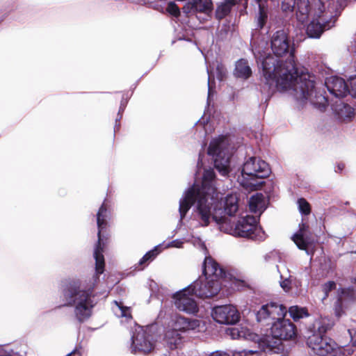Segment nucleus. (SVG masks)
Masks as SVG:
<instances>
[{"instance_id": "nucleus-10", "label": "nucleus", "mask_w": 356, "mask_h": 356, "mask_svg": "<svg viewBox=\"0 0 356 356\" xmlns=\"http://www.w3.org/2000/svg\"><path fill=\"white\" fill-rule=\"evenodd\" d=\"M106 212L107 210L105 204L104 203L99 208L97 214V222L98 226V242L95 248L94 257L95 259V268L97 274H102L104 271V259L102 254L103 248L102 247L101 244V233L106 226Z\"/></svg>"}, {"instance_id": "nucleus-16", "label": "nucleus", "mask_w": 356, "mask_h": 356, "mask_svg": "<svg viewBox=\"0 0 356 356\" xmlns=\"http://www.w3.org/2000/svg\"><path fill=\"white\" fill-rule=\"evenodd\" d=\"M292 240L299 249L305 250L307 254L309 246L314 243L309 227L306 223H302L299 225V229L293 235Z\"/></svg>"}, {"instance_id": "nucleus-7", "label": "nucleus", "mask_w": 356, "mask_h": 356, "mask_svg": "<svg viewBox=\"0 0 356 356\" xmlns=\"http://www.w3.org/2000/svg\"><path fill=\"white\" fill-rule=\"evenodd\" d=\"M65 305H74L77 318L82 321L90 317L94 302L91 291H86L76 284L70 285L64 292Z\"/></svg>"}, {"instance_id": "nucleus-47", "label": "nucleus", "mask_w": 356, "mask_h": 356, "mask_svg": "<svg viewBox=\"0 0 356 356\" xmlns=\"http://www.w3.org/2000/svg\"><path fill=\"white\" fill-rule=\"evenodd\" d=\"M343 168V165L341 164L338 165V169L339 170L341 171Z\"/></svg>"}, {"instance_id": "nucleus-18", "label": "nucleus", "mask_w": 356, "mask_h": 356, "mask_svg": "<svg viewBox=\"0 0 356 356\" xmlns=\"http://www.w3.org/2000/svg\"><path fill=\"white\" fill-rule=\"evenodd\" d=\"M325 85L330 92L337 97H343L349 91L347 83L341 77L330 76L326 79Z\"/></svg>"}, {"instance_id": "nucleus-1", "label": "nucleus", "mask_w": 356, "mask_h": 356, "mask_svg": "<svg viewBox=\"0 0 356 356\" xmlns=\"http://www.w3.org/2000/svg\"><path fill=\"white\" fill-rule=\"evenodd\" d=\"M270 47L277 57H288L284 63L271 55L265 58L262 61V73L266 83L289 92L300 106L309 102L320 109L325 108L327 101L317 90L315 77L309 73L298 72L293 58L294 49L286 31H276L271 38Z\"/></svg>"}, {"instance_id": "nucleus-36", "label": "nucleus", "mask_w": 356, "mask_h": 356, "mask_svg": "<svg viewBox=\"0 0 356 356\" xmlns=\"http://www.w3.org/2000/svg\"><path fill=\"white\" fill-rule=\"evenodd\" d=\"M350 89L348 92L351 93L353 96L356 97V76L350 79Z\"/></svg>"}, {"instance_id": "nucleus-32", "label": "nucleus", "mask_w": 356, "mask_h": 356, "mask_svg": "<svg viewBox=\"0 0 356 356\" xmlns=\"http://www.w3.org/2000/svg\"><path fill=\"white\" fill-rule=\"evenodd\" d=\"M299 211L301 213L308 215L310 213L311 208L308 202L304 198H300L298 200Z\"/></svg>"}, {"instance_id": "nucleus-3", "label": "nucleus", "mask_w": 356, "mask_h": 356, "mask_svg": "<svg viewBox=\"0 0 356 356\" xmlns=\"http://www.w3.org/2000/svg\"><path fill=\"white\" fill-rule=\"evenodd\" d=\"M335 8L325 7L323 0H298L297 3L296 18L304 24L311 20L307 27V33L309 38H318L322 33L332 26L333 14Z\"/></svg>"}, {"instance_id": "nucleus-37", "label": "nucleus", "mask_w": 356, "mask_h": 356, "mask_svg": "<svg viewBox=\"0 0 356 356\" xmlns=\"http://www.w3.org/2000/svg\"><path fill=\"white\" fill-rule=\"evenodd\" d=\"M280 286L286 292L291 289V281L289 279H285L280 282Z\"/></svg>"}, {"instance_id": "nucleus-25", "label": "nucleus", "mask_w": 356, "mask_h": 356, "mask_svg": "<svg viewBox=\"0 0 356 356\" xmlns=\"http://www.w3.org/2000/svg\"><path fill=\"white\" fill-rule=\"evenodd\" d=\"M334 111L338 115L339 118L344 121H349L354 116V110L348 104L340 102L337 104Z\"/></svg>"}, {"instance_id": "nucleus-41", "label": "nucleus", "mask_w": 356, "mask_h": 356, "mask_svg": "<svg viewBox=\"0 0 356 356\" xmlns=\"http://www.w3.org/2000/svg\"><path fill=\"white\" fill-rule=\"evenodd\" d=\"M210 356H229L228 354L221 351H216L212 353Z\"/></svg>"}, {"instance_id": "nucleus-8", "label": "nucleus", "mask_w": 356, "mask_h": 356, "mask_svg": "<svg viewBox=\"0 0 356 356\" xmlns=\"http://www.w3.org/2000/svg\"><path fill=\"white\" fill-rule=\"evenodd\" d=\"M208 154L214 157V165L223 176L229 172V142L227 137L220 136L211 141Z\"/></svg>"}, {"instance_id": "nucleus-2", "label": "nucleus", "mask_w": 356, "mask_h": 356, "mask_svg": "<svg viewBox=\"0 0 356 356\" xmlns=\"http://www.w3.org/2000/svg\"><path fill=\"white\" fill-rule=\"evenodd\" d=\"M197 221L203 227L208 226L213 221L220 231L235 236L259 241L265 238L264 232L257 225V221L254 216H241L236 223L232 224L229 218L223 216L222 207L216 201H211L210 204L207 202H200L197 207Z\"/></svg>"}, {"instance_id": "nucleus-43", "label": "nucleus", "mask_w": 356, "mask_h": 356, "mask_svg": "<svg viewBox=\"0 0 356 356\" xmlns=\"http://www.w3.org/2000/svg\"><path fill=\"white\" fill-rule=\"evenodd\" d=\"M67 356H81V354L79 351L75 350L70 353V354H68Z\"/></svg>"}, {"instance_id": "nucleus-48", "label": "nucleus", "mask_w": 356, "mask_h": 356, "mask_svg": "<svg viewBox=\"0 0 356 356\" xmlns=\"http://www.w3.org/2000/svg\"><path fill=\"white\" fill-rule=\"evenodd\" d=\"M355 339H353V344L356 346V335L355 336Z\"/></svg>"}, {"instance_id": "nucleus-29", "label": "nucleus", "mask_w": 356, "mask_h": 356, "mask_svg": "<svg viewBox=\"0 0 356 356\" xmlns=\"http://www.w3.org/2000/svg\"><path fill=\"white\" fill-rule=\"evenodd\" d=\"M204 327V325L202 324L201 321L197 319H187L186 323V331L188 330H197L200 331L201 328Z\"/></svg>"}, {"instance_id": "nucleus-5", "label": "nucleus", "mask_w": 356, "mask_h": 356, "mask_svg": "<svg viewBox=\"0 0 356 356\" xmlns=\"http://www.w3.org/2000/svg\"><path fill=\"white\" fill-rule=\"evenodd\" d=\"M324 321L325 319H322L315 323L314 326L318 325L319 333H314L308 337L307 341L308 346L312 350L314 354L318 355H350L353 352L351 348L338 347L337 343L332 339L322 334V333L325 332L331 327L330 323L320 326V324L322 323H324Z\"/></svg>"}, {"instance_id": "nucleus-12", "label": "nucleus", "mask_w": 356, "mask_h": 356, "mask_svg": "<svg viewBox=\"0 0 356 356\" xmlns=\"http://www.w3.org/2000/svg\"><path fill=\"white\" fill-rule=\"evenodd\" d=\"M192 286V291L200 298H210L216 295L220 289V283L214 279L200 277Z\"/></svg>"}, {"instance_id": "nucleus-20", "label": "nucleus", "mask_w": 356, "mask_h": 356, "mask_svg": "<svg viewBox=\"0 0 356 356\" xmlns=\"http://www.w3.org/2000/svg\"><path fill=\"white\" fill-rule=\"evenodd\" d=\"M213 3L211 0H193L188 2L183 7V11L187 15L202 13L207 15L212 12Z\"/></svg>"}, {"instance_id": "nucleus-42", "label": "nucleus", "mask_w": 356, "mask_h": 356, "mask_svg": "<svg viewBox=\"0 0 356 356\" xmlns=\"http://www.w3.org/2000/svg\"><path fill=\"white\" fill-rule=\"evenodd\" d=\"M218 70H219L220 71V74H219V76H218V78L219 79H222V77H223V75H224V74H225L224 68H223L222 66H220H220H218Z\"/></svg>"}, {"instance_id": "nucleus-4", "label": "nucleus", "mask_w": 356, "mask_h": 356, "mask_svg": "<svg viewBox=\"0 0 356 356\" xmlns=\"http://www.w3.org/2000/svg\"><path fill=\"white\" fill-rule=\"evenodd\" d=\"M215 177L213 170H206L204 172L202 188L193 185L191 188L186 191L183 197L179 200V211L181 220L185 216L191 206L197 202L195 217L197 220V207L200 202H204L210 204L211 202H218L219 193L212 184V180Z\"/></svg>"}, {"instance_id": "nucleus-38", "label": "nucleus", "mask_w": 356, "mask_h": 356, "mask_svg": "<svg viewBox=\"0 0 356 356\" xmlns=\"http://www.w3.org/2000/svg\"><path fill=\"white\" fill-rule=\"evenodd\" d=\"M338 302H339V305H337L335 307V314L338 317H340L343 313V312L342 311V309H341V305H342L341 299H339L338 300Z\"/></svg>"}, {"instance_id": "nucleus-9", "label": "nucleus", "mask_w": 356, "mask_h": 356, "mask_svg": "<svg viewBox=\"0 0 356 356\" xmlns=\"http://www.w3.org/2000/svg\"><path fill=\"white\" fill-rule=\"evenodd\" d=\"M175 307L181 312L189 314H194L198 312V305L195 300V293L192 291V286L175 293L173 295Z\"/></svg>"}, {"instance_id": "nucleus-44", "label": "nucleus", "mask_w": 356, "mask_h": 356, "mask_svg": "<svg viewBox=\"0 0 356 356\" xmlns=\"http://www.w3.org/2000/svg\"><path fill=\"white\" fill-rule=\"evenodd\" d=\"M0 356H11L9 353L3 352L1 348H0Z\"/></svg>"}, {"instance_id": "nucleus-34", "label": "nucleus", "mask_w": 356, "mask_h": 356, "mask_svg": "<svg viewBox=\"0 0 356 356\" xmlns=\"http://www.w3.org/2000/svg\"><path fill=\"white\" fill-rule=\"evenodd\" d=\"M335 287L336 284L333 281H329L325 283L322 286L323 291L325 293L323 299L326 298L328 296L329 292L335 289Z\"/></svg>"}, {"instance_id": "nucleus-33", "label": "nucleus", "mask_w": 356, "mask_h": 356, "mask_svg": "<svg viewBox=\"0 0 356 356\" xmlns=\"http://www.w3.org/2000/svg\"><path fill=\"white\" fill-rule=\"evenodd\" d=\"M166 11L174 17H178L180 14L179 8L175 2L170 1L168 3Z\"/></svg>"}, {"instance_id": "nucleus-39", "label": "nucleus", "mask_w": 356, "mask_h": 356, "mask_svg": "<svg viewBox=\"0 0 356 356\" xmlns=\"http://www.w3.org/2000/svg\"><path fill=\"white\" fill-rule=\"evenodd\" d=\"M241 356H259V354L257 352L243 350L240 353Z\"/></svg>"}, {"instance_id": "nucleus-13", "label": "nucleus", "mask_w": 356, "mask_h": 356, "mask_svg": "<svg viewBox=\"0 0 356 356\" xmlns=\"http://www.w3.org/2000/svg\"><path fill=\"white\" fill-rule=\"evenodd\" d=\"M211 316L214 321L220 324H235L240 319L238 311L231 305L215 307Z\"/></svg>"}, {"instance_id": "nucleus-24", "label": "nucleus", "mask_w": 356, "mask_h": 356, "mask_svg": "<svg viewBox=\"0 0 356 356\" xmlns=\"http://www.w3.org/2000/svg\"><path fill=\"white\" fill-rule=\"evenodd\" d=\"M227 334L229 335L233 339H254V335L250 332V331L245 327H235L229 328L227 330Z\"/></svg>"}, {"instance_id": "nucleus-19", "label": "nucleus", "mask_w": 356, "mask_h": 356, "mask_svg": "<svg viewBox=\"0 0 356 356\" xmlns=\"http://www.w3.org/2000/svg\"><path fill=\"white\" fill-rule=\"evenodd\" d=\"M203 274L202 277L220 282L219 280L223 277L225 272L211 257H207L203 264Z\"/></svg>"}, {"instance_id": "nucleus-6", "label": "nucleus", "mask_w": 356, "mask_h": 356, "mask_svg": "<svg viewBox=\"0 0 356 356\" xmlns=\"http://www.w3.org/2000/svg\"><path fill=\"white\" fill-rule=\"evenodd\" d=\"M268 164L259 158L251 157L243 165L238 182L248 190H257L261 186V179L270 175Z\"/></svg>"}, {"instance_id": "nucleus-22", "label": "nucleus", "mask_w": 356, "mask_h": 356, "mask_svg": "<svg viewBox=\"0 0 356 356\" xmlns=\"http://www.w3.org/2000/svg\"><path fill=\"white\" fill-rule=\"evenodd\" d=\"M164 341L170 349L177 348L181 342V337L179 332L169 327L164 334Z\"/></svg>"}, {"instance_id": "nucleus-26", "label": "nucleus", "mask_w": 356, "mask_h": 356, "mask_svg": "<svg viewBox=\"0 0 356 356\" xmlns=\"http://www.w3.org/2000/svg\"><path fill=\"white\" fill-rule=\"evenodd\" d=\"M259 5V14L257 16V23L260 28L265 24L268 18V9L266 6L268 0H256Z\"/></svg>"}, {"instance_id": "nucleus-23", "label": "nucleus", "mask_w": 356, "mask_h": 356, "mask_svg": "<svg viewBox=\"0 0 356 356\" xmlns=\"http://www.w3.org/2000/svg\"><path fill=\"white\" fill-rule=\"evenodd\" d=\"M234 74L243 79H247L252 75V70L247 60L240 59L236 63Z\"/></svg>"}, {"instance_id": "nucleus-11", "label": "nucleus", "mask_w": 356, "mask_h": 356, "mask_svg": "<svg viewBox=\"0 0 356 356\" xmlns=\"http://www.w3.org/2000/svg\"><path fill=\"white\" fill-rule=\"evenodd\" d=\"M271 334L274 338L280 340H293L297 336V329L289 319L282 318L273 323Z\"/></svg>"}, {"instance_id": "nucleus-30", "label": "nucleus", "mask_w": 356, "mask_h": 356, "mask_svg": "<svg viewBox=\"0 0 356 356\" xmlns=\"http://www.w3.org/2000/svg\"><path fill=\"white\" fill-rule=\"evenodd\" d=\"M115 304L118 307V312H115L116 315L119 317H124L127 318H130L131 317L130 308L127 307H123L117 301H115Z\"/></svg>"}, {"instance_id": "nucleus-27", "label": "nucleus", "mask_w": 356, "mask_h": 356, "mask_svg": "<svg viewBox=\"0 0 356 356\" xmlns=\"http://www.w3.org/2000/svg\"><path fill=\"white\" fill-rule=\"evenodd\" d=\"M187 319L188 318L185 317L175 316L171 319L169 327H171L179 332L186 331Z\"/></svg>"}, {"instance_id": "nucleus-17", "label": "nucleus", "mask_w": 356, "mask_h": 356, "mask_svg": "<svg viewBox=\"0 0 356 356\" xmlns=\"http://www.w3.org/2000/svg\"><path fill=\"white\" fill-rule=\"evenodd\" d=\"M218 202L221 203L223 211V216H234L237 213H240L242 208L239 203V199L236 193H230L227 195L224 198L219 193Z\"/></svg>"}, {"instance_id": "nucleus-49", "label": "nucleus", "mask_w": 356, "mask_h": 356, "mask_svg": "<svg viewBox=\"0 0 356 356\" xmlns=\"http://www.w3.org/2000/svg\"><path fill=\"white\" fill-rule=\"evenodd\" d=\"M256 58H257V59H258L259 60H260L261 63H262V61L265 59V58H264V59L261 60V58H258V56H256Z\"/></svg>"}, {"instance_id": "nucleus-21", "label": "nucleus", "mask_w": 356, "mask_h": 356, "mask_svg": "<svg viewBox=\"0 0 356 356\" xmlns=\"http://www.w3.org/2000/svg\"><path fill=\"white\" fill-rule=\"evenodd\" d=\"M250 211L261 214L267 207L268 200L261 193H256L249 200Z\"/></svg>"}, {"instance_id": "nucleus-46", "label": "nucleus", "mask_w": 356, "mask_h": 356, "mask_svg": "<svg viewBox=\"0 0 356 356\" xmlns=\"http://www.w3.org/2000/svg\"><path fill=\"white\" fill-rule=\"evenodd\" d=\"M208 73H209V72H208ZM210 76H211V75H210V74H209V82H208V84H209V96L210 95V91H211V88H210Z\"/></svg>"}, {"instance_id": "nucleus-14", "label": "nucleus", "mask_w": 356, "mask_h": 356, "mask_svg": "<svg viewBox=\"0 0 356 356\" xmlns=\"http://www.w3.org/2000/svg\"><path fill=\"white\" fill-rule=\"evenodd\" d=\"M287 312L286 307L282 305L271 302L263 305L257 313V318L259 322H265L268 320L277 321L284 318Z\"/></svg>"}, {"instance_id": "nucleus-31", "label": "nucleus", "mask_w": 356, "mask_h": 356, "mask_svg": "<svg viewBox=\"0 0 356 356\" xmlns=\"http://www.w3.org/2000/svg\"><path fill=\"white\" fill-rule=\"evenodd\" d=\"M298 1L296 2V0H282L281 4L282 10L285 13L292 12L295 8V5L297 6ZM297 8V6L296 7ZM297 9L296 10V11Z\"/></svg>"}, {"instance_id": "nucleus-35", "label": "nucleus", "mask_w": 356, "mask_h": 356, "mask_svg": "<svg viewBox=\"0 0 356 356\" xmlns=\"http://www.w3.org/2000/svg\"><path fill=\"white\" fill-rule=\"evenodd\" d=\"M156 250H157V248H156L155 250H151V251L147 252L140 260L139 264L142 265L145 262H146L149 260L153 259L157 254V253L156 252Z\"/></svg>"}, {"instance_id": "nucleus-28", "label": "nucleus", "mask_w": 356, "mask_h": 356, "mask_svg": "<svg viewBox=\"0 0 356 356\" xmlns=\"http://www.w3.org/2000/svg\"><path fill=\"white\" fill-rule=\"evenodd\" d=\"M290 316L296 321L309 316L307 309L305 307L292 306L289 309Z\"/></svg>"}, {"instance_id": "nucleus-45", "label": "nucleus", "mask_w": 356, "mask_h": 356, "mask_svg": "<svg viewBox=\"0 0 356 356\" xmlns=\"http://www.w3.org/2000/svg\"><path fill=\"white\" fill-rule=\"evenodd\" d=\"M314 0H312L311 3H312ZM325 2V7L331 6V2L330 0H323Z\"/></svg>"}, {"instance_id": "nucleus-40", "label": "nucleus", "mask_w": 356, "mask_h": 356, "mask_svg": "<svg viewBox=\"0 0 356 356\" xmlns=\"http://www.w3.org/2000/svg\"><path fill=\"white\" fill-rule=\"evenodd\" d=\"M182 242L180 241H173L170 243L168 245V247H175V248H181L182 246Z\"/></svg>"}, {"instance_id": "nucleus-15", "label": "nucleus", "mask_w": 356, "mask_h": 356, "mask_svg": "<svg viewBox=\"0 0 356 356\" xmlns=\"http://www.w3.org/2000/svg\"><path fill=\"white\" fill-rule=\"evenodd\" d=\"M132 345L135 350L144 353H149L154 347L152 337L147 330H144L143 327L136 330L132 337Z\"/></svg>"}]
</instances>
